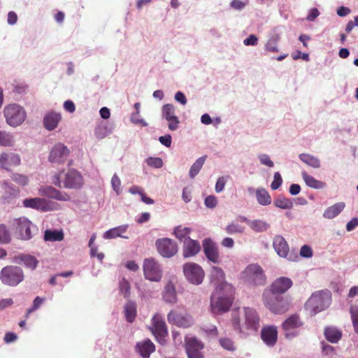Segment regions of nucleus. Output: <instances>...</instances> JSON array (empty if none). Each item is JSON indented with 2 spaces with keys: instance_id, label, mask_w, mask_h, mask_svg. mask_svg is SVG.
<instances>
[{
  "instance_id": "obj_1",
  "label": "nucleus",
  "mask_w": 358,
  "mask_h": 358,
  "mask_svg": "<svg viewBox=\"0 0 358 358\" xmlns=\"http://www.w3.org/2000/svg\"><path fill=\"white\" fill-rule=\"evenodd\" d=\"M231 322L234 329L239 333H255L260 327V317L252 308L245 307L243 311L238 308L232 310Z\"/></svg>"
},
{
  "instance_id": "obj_2",
  "label": "nucleus",
  "mask_w": 358,
  "mask_h": 358,
  "mask_svg": "<svg viewBox=\"0 0 358 358\" xmlns=\"http://www.w3.org/2000/svg\"><path fill=\"white\" fill-rule=\"evenodd\" d=\"M234 299L233 286L224 282L217 285L210 296V308L215 315H222L228 312Z\"/></svg>"
},
{
  "instance_id": "obj_3",
  "label": "nucleus",
  "mask_w": 358,
  "mask_h": 358,
  "mask_svg": "<svg viewBox=\"0 0 358 358\" xmlns=\"http://www.w3.org/2000/svg\"><path fill=\"white\" fill-rule=\"evenodd\" d=\"M331 301V294L329 290H320L314 292L305 303V308L311 315L324 310Z\"/></svg>"
},
{
  "instance_id": "obj_4",
  "label": "nucleus",
  "mask_w": 358,
  "mask_h": 358,
  "mask_svg": "<svg viewBox=\"0 0 358 358\" xmlns=\"http://www.w3.org/2000/svg\"><path fill=\"white\" fill-rule=\"evenodd\" d=\"M62 172L55 173L52 177V183L58 187L67 189H79L83 185V179L81 174L76 169H69L64 174L63 180H61Z\"/></svg>"
},
{
  "instance_id": "obj_5",
  "label": "nucleus",
  "mask_w": 358,
  "mask_h": 358,
  "mask_svg": "<svg viewBox=\"0 0 358 358\" xmlns=\"http://www.w3.org/2000/svg\"><path fill=\"white\" fill-rule=\"evenodd\" d=\"M264 306L274 314H284L290 307V301L287 297L279 294H272L270 292L263 294Z\"/></svg>"
},
{
  "instance_id": "obj_6",
  "label": "nucleus",
  "mask_w": 358,
  "mask_h": 358,
  "mask_svg": "<svg viewBox=\"0 0 358 358\" xmlns=\"http://www.w3.org/2000/svg\"><path fill=\"white\" fill-rule=\"evenodd\" d=\"M3 112L6 123L13 127L21 125L27 117L24 108L17 103L6 105Z\"/></svg>"
},
{
  "instance_id": "obj_7",
  "label": "nucleus",
  "mask_w": 358,
  "mask_h": 358,
  "mask_svg": "<svg viewBox=\"0 0 358 358\" xmlns=\"http://www.w3.org/2000/svg\"><path fill=\"white\" fill-rule=\"evenodd\" d=\"M241 278L245 282L252 285H262L266 283V275L262 267L256 264H249L241 273Z\"/></svg>"
},
{
  "instance_id": "obj_8",
  "label": "nucleus",
  "mask_w": 358,
  "mask_h": 358,
  "mask_svg": "<svg viewBox=\"0 0 358 358\" xmlns=\"http://www.w3.org/2000/svg\"><path fill=\"white\" fill-rule=\"evenodd\" d=\"M0 279L5 285L16 286L24 279L23 271L18 266H5L0 272Z\"/></svg>"
},
{
  "instance_id": "obj_9",
  "label": "nucleus",
  "mask_w": 358,
  "mask_h": 358,
  "mask_svg": "<svg viewBox=\"0 0 358 358\" xmlns=\"http://www.w3.org/2000/svg\"><path fill=\"white\" fill-rule=\"evenodd\" d=\"M183 273L187 281L194 285H200L205 276L201 266L193 262H188L183 265Z\"/></svg>"
},
{
  "instance_id": "obj_10",
  "label": "nucleus",
  "mask_w": 358,
  "mask_h": 358,
  "mask_svg": "<svg viewBox=\"0 0 358 358\" xmlns=\"http://www.w3.org/2000/svg\"><path fill=\"white\" fill-rule=\"evenodd\" d=\"M143 273L145 278L150 281L159 282L162 277L160 265L153 258L144 260Z\"/></svg>"
},
{
  "instance_id": "obj_11",
  "label": "nucleus",
  "mask_w": 358,
  "mask_h": 358,
  "mask_svg": "<svg viewBox=\"0 0 358 358\" xmlns=\"http://www.w3.org/2000/svg\"><path fill=\"white\" fill-rule=\"evenodd\" d=\"M185 348L188 358H203L201 350L204 348L202 342L194 336H186L185 338Z\"/></svg>"
},
{
  "instance_id": "obj_12",
  "label": "nucleus",
  "mask_w": 358,
  "mask_h": 358,
  "mask_svg": "<svg viewBox=\"0 0 358 358\" xmlns=\"http://www.w3.org/2000/svg\"><path fill=\"white\" fill-rule=\"evenodd\" d=\"M156 247L158 252L164 257H172L178 252L177 243L168 238L158 239Z\"/></svg>"
},
{
  "instance_id": "obj_13",
  "label": "nucleus",
  "mask_w": 358,
  "mask_h": 358,
  "mask_svg": "<svg viewBox=\"0 0 358 358\" xmlns=\"http://www.w3.org/2000/svg\"><path fill=\"white\" fill-rule=\"evenodd\" d=\"M13 225L15 226V232L20 239L29 240L32 237L31 229L34 226L27 218L22 217L15 219Z\"/></svg>"
},
{
  "instance_id": "obj_14",
  "label": "nucleus",
  "mask_w": 358,
  "mask_h": 358,
  "mask_svg": "<svg viewBox=\"0 0 358 358\" xmlns=\"http://www.w3.org/2000/svg\"><path fill=\"white\" fill-rule=\"evenodd\" d=\"M292 285L293 282L290 278L287 277H280L275 280L270 287L264 291L263 294L270 292L272 294L282 295L292 287Z\"/></svg>"
},
{
  "instance_id": "obj_15",
  "label": "nucleus",
  "mask_w": 358,
  "mask_h": 358,
  "mask_svg": "<svg viewBox=\"0 0 358 358\" xmlns=\"http://www.w3.org/2000/svg\"><path fill=\"white\" fill-rule=\"evenodd\" d=\"M69 153L70 151L66 146L61 143H58L52 147L48 159L51 163L64 164L66 161Z\"/></svg>"
},
{
  "instance_id": "obj_16",
  "label": "nucleus",
  "mask_w": 358,
  "mask_h": 358,
  "mask_svg": "<svg viewBox=\"0 0 358 358\" xmlns=\"http://www.w3.org/2000/svg\"><path fill=\"white\" fill-rule=\"evenodd\" d=\"M303 325L300 317L298 315H292L289 317L282 324L285 336L288 338H293L298 334L296 329Z\"/></svg>"
},
{
  "instance_id": "obj_17",
  "label": "nucleus",
  "mask_w": 358,
  "mask_h": 358,
  "mask_svg": "<svg viewBox=\"0 0 358 358\" xmlns=\"http://www.w3.org/2000/svg\"><path fill=\"white\" fill-rule=\"evenodd\" d=\"M203 250L208 261L214 264L220 262V255L218 246L211 238H205L203 241Z\"/></svg>"
},
{
  "instance_id": "obj_18",
  "label": "nucleus",
  "mask_w": 358,
  "mask_h": 358,
  "mask_svg": "<svg viewBox=\"0 0 358 358\" xmlns=\"http://www.w3.org/2000/svg\"><path fill=\"white\" fill-rule=\"evenodd\" d=\"M152 327L151 331L157 339H162L168 335V330L166 322L162 316L156 313L152 318Z\"/></svg>"
},
{
  "instance_id": "obj_19",
  "label": "nucleus",
  "mask_w": 358,
  "mask_h": 358,
  "mask_svg": "<svg viewBox=\"0 0 358 358\" xmlns=\"http://www.w3.org/2000/svg\"><path fill=\"white\" fill-rule=\"evenodd\" d=\"M162 115L166 121H168L169 129L171 131H175L178 128L180 121L175 114V106L172 104H165L162 109Z\"/></svg>"
},
{
  "instance_id": "obj_20",
  "label": "nucleus",
  "mask_w": 358,
  "mask_h": 358,
  "mask_svg": "<svg viewBox=\"0 0 358 358\" xmlns=\"http://www.w3.org/2000/svg\"><path fill=\"white\" fill-rule=\"evenodd\" d=\"M168 322L179 327L187 328L192 324L191 317L187 315H182L175 310H171L167 315Z\"/></svg>"
},
{
  "instance_id": "obj_21",
  "label": "nucleus",
  "mask_w": 358,
  "mask_h": 358,
  "mask_svg": "<svg viewBox=\"0 0 358 358\" xmlns=\"http://www.w3.org/2000/svg\"><path fill=\"white\" fill-rule=\"evenodd\" d=\"M20 157L17 154L3 152L0 155V166L6 171H10L13 168L20 165Z\"/></svg>"
},
{
  "instance_id": "obj_22",
  "label": "nucleus",
  "mask_w": 358,
  "mask_h": 358,
  "mask_svg": "<svg viewBox=\"0 0 358 358\" xmlns=\"http://www.w3.org/2000/svg\"><path fill=\"white\" fill-rule=\"evenodd\" d=\"M23 205L26 208L48 211L52 208L50 207V202L42 198H30L23 201Z\"/></svg>"
},
{
  "instance_id": "obj_23",
  "label": "nucleus",
  "mask_w": 358,
  "mask_h": 358,
  "mask_svg": "<svg viewBox=\"0 0 358 358\" xmlns=\"http://www.w3.org/2000/svg\"><path fill=\"white\" fill-rule=\"evenodd\" d=\"M261 338L268 346H273L277 341L278 330L275 326H268L262 328Z\"/></svg>"
},
{
  "instance_id": "obj_24",
  "label": "nucleus",
  "mask_w": 358,
  "mask_h": 358,
  "mask_svg": "<svg viewBox=\"0 0 358 358\" xmlns=\"http://www.w3.org/2000/svg\"><path fill=\"white\" fill-rule=\"evenodd\" d=\"M40 192L41 195L58 201H67L71 199L70 196L67 193L61 192L51 186L45 187L41 189Z\"/></svg>"
},
{
  "instance_id": "obj_25",
  "label": "nucleus",
  "mask_w": 358,
  "mask_h": 358,
  "mask_svg": "<svg viewBox=\"0 0 358 358\" xmlns=\"http://www.w3.org/2000/svg\"><path fill=\"white\" fill-rule=\"evenodd\" d=\"M201 250V245L198 241L187 238L184 241L182 247V255L185 258L197 255Z\"/></svg>"
},
{
  "instance_id": "obj_26",
  "label": "nucleus",
  "mask_w": 358,
  "mask_h": 358,
  "mask_svg": "<svg viewBox=\"0 0 358 358\" xmlns=\"http://www.w3.org/2000/svg\"><path fill=\"white\" fill-rule=\"evenodd\" d=\"M163 300L170 304H174L178 301L177 292L174 283L169 280L164 285L162 293Z\"/></svg>"
},
{
  "instance_id": "obj_27",
  "label": "nucleus",
  "mask_w": 358,
  "mask_h": 358,
  "mask_svg": "<svg viewBox=\"0 0 358 358\" xmlns=\"http://www.w3.org/2000/svg\"><path fill=\"white\" fill-rule=\"evenodd\" d=\"M273 246L278 255L284 258L288 257L289 248L285 239L281 236H275L273 238Z\"/></svg>"
},
{
  "instance_id": "obj_28",
  "label": "nucleus",
  "mask_w": 358,
  "mask_h": 358,
  "mask_svg": "<svg viewBox=\"0 0 358 358\" xmlns=\"http://www.w3.org/2000/svg\"><path fill=\"white\" fill-rule=\"evenodd\" d=\"M62 119L60 113L55 112L48 113L43 119V124L49 131L55 129Z\"/></svg>"
},
{
  "instance_id": "obj_29",
  "label": "nucleus",
  "mask_w": 358,
  "mask_h": 358,
  "mask_svg": "<svg viewBox=\"0 0 358 358\" xmlns=\"http://www.w3.org/2000/svg\"><path fill=\"white\" fill-rule=\"evenodd\" d=\"M136 349L143 358H149L151 353L155 352V346L150 340L148 339L138 343Z\"/></svg>"
},
{
  "instance_id": "obj_30",
  "label": "nucleus",
  "mask_w": 358,
  "mask_h": 358,
  "mask_svg": "<svg viewBox=\"0 0 358 358\" xmlns=\"http://www.w3.org/2000/svg\"><path fill=\"white\" fill-rule=\"evenodd\" d=\"M14 262L20 264L23 263L24 265L31 269H35L37 266L38 261L36 258L30 255H19L15 257Z\"/></svg>"
},
{
  "instance_id": "obj_31",
  "label": "nucleus",
  "mask_w": 358,
  "mask_h": 358,
  "mask_svg": "<svg viewBox=\"0 0 358 358\" xmlns=\"http://www.w3.org/2000/svg\"><path fill=\"white\" fill-rule=\"evenodd\" d=\"M301 176L306 185L309 187L320 189L326 187V183L324 182L315 179L313 176L308 174L306 171L301 172Z\"/></svg>"
},
{
  "instance_id": "obj_32",
  "label": "nucleus",
  "mask_w": 358,
  "mask_h": 358,
  "mask_svg": "<svg viewBox=\"0 0 358 358\" xmlns=\"http://www.w3.org/2000/svg\"><path fill=\"white\" fill-rule=\"evenodd\" d=\"M345 204L344 202H338L333 206L328 207L324 212L323 216L327 219H333L338 215L344 209Z\"/></svg>"
},
{
  "instance_id": "obj_33",
  "label": "nucleus",
  "mask_w": 358,
  "mask_h": 358,
  "mask_svg": "<svg viewBox=\"0 0 358 358\" xmlns=\"http://www.w3.org/2000/svg\"><path fill=\"white\" fill-rule=\"evenodd\" d=\"M324 336L327 341L336 343L341 338L342 333L336 327H328L324 329Z\"/></svg>"
},
{
  "instance_id": "obj_34",
  "label": "nucleus",
  "mask_w": 358,
  "mask_h": 358,
  "mask_svg": "<svg viewBox=\"0 0 358 358\" xmlns=\"http://www.w3.org/2000/svg\"><path fill=\"white\" fill-rule=\"evenodd\" d=\"M211 281L215 283L216 287L222 283L227 282L224 271L217 266H213L210 273Z\"/></svg>"
},
{
  "instance_id": "obj_35",
  "label": "nucleus",
  "mask_w": 358,
  "mask_h": 358,
  "mask_svg": "<svg viewBox=\"0 0 358 358\" xmlns=\"http://www.w3.org/2000/svg\"><path fill=\"white\" fill-rule=\"evenodd\" d=\"M127 229V227L124 225L115 227L106 231L103 234V237L106 239H111L117 237L127 238V236H124L122 235L126 232Z\"/></svg>"
},
{
  "instance_id": "obj_36",
  "label": "nucleus",
  "mask_w": 358,
  "mask_h": 358,
  "mask_svg": "<svg viewBox=\"0 0 358 358\" xmlns=\"http://www.w3.org/2000/svg\"><path fill=\"white\" fill-rule=\"evenodd\" d=\"M255 193L257 202L260 205L268 206L271 203V197L265 189L258 188Z\"/></svg>"
},
{
  "instance_id": "obj_37",
  "label": "nucleus",
  "mask_w": 358,
  "mask_h": 358,
  "mask_svg": "<svg viewBox=\"0 0 358 358\" xmlns=\"http://www.w3.org/2000/svg\"><path fill=\"white\" fill-rule=\"evenodd\" d=\"M299 159L307 165L318 169L320 167V162L318 158L310 154L302 153L299 156Z\"/></svg>"
},
{
  "instance_id": "obj_38",
  "label": "nucleus",
  "mask_w": 358,
  "mask_h": 358,
  "mask_svg": "<svg viewBox=\"0 0 358 358\" xmlns=\"http://www.w3.org/2000/svg\"><path fill=\"white\" fill-rule=\"evenodd\" d=\"M44 239L46 241H61L64 239V233L62 231L46 230Z\"/></svg>"
},
{
  "instance_id": "obj_39",
  "label": "nucleus",
  "mask_w": 358,
  "mask_h": 358,
  "mask_svg": "<svg viewBox=\"0 0 358 358\" xmlns=\"http://www.w3.org/2000/svg\"><path fill=\"white\" fill-rule=\"evenodd\" d=\"M248 226L257 232L265 231L269 227V224L266 222L261 220H251V222H248Z\"/></svg>"
},
{
  "instance_id": "obj_40",
  "label": "nucleus",
  "mask_w": 358,
  "mask_h": 358,
  "mask_svg": "<svg viewBox=\"0 0 358 358\" xmlns=\"http://www.w3.org/2000/svg\"><path fill=\"white\" fill-rule=\"evenodd\" d=\"M192 229L189 227L178 226L174 229V234L176 237L180 241H185L187 238H190L189 235Z\"/></svg>"
},
{
  "instance_id": "obj_41",
  "label": "nucleus",
  "mask_w": 358,
  "mask_h": 358,
  "mask_svg": "<svg viewBox=\"0 0 358 358\" xmlns=\"http://www.w3.org/2000/svg\"><path fill=\"white\" fill-rule=\"evenodd\" d=\"M206 159V156L201 157L192 164L189 172V175L191 178H194L199 173Z\"/></svg>"
},
{
  "instance_id": "obj_42",
  "label": "nucleus",
  "mask_w": 358,
  "mask_h": 358,
  "mask_svg": "<svg viewBox=\"0 0 358 358\" xmlns=\"http://www.w3.org/2000/svg\"><path fill=\"white\" fill-rule=\"evenodd\" d=\"M274 205L281 209H290L293 207L292 201L284 196H279L274 201Z\"/></svg>"
},
{
  "instance_id": "obj_43",
  "label": "nucleus",
  "mask_w": 358,
  "mask_h": 358,
  "mask_svg": "<svg viewBox=\"0 0 358 358\" xmlns=\"http://www.w3.org/2000/svg\"><path fill=\"white\" fill-rule=\"evenodd\" d=\"M13 136L5 131L0 130V145L3 147H10L13 145Z\"/></svg>"
},
{
  "instance_id": "obj_44",
  "label": "nucleus",
  "mask_w": 358,
  "mask_h": 358,
  "mask_svg": "<svg viewBox=\"0 0 358 358\" xmlns=\"http://www.w3.org/2000/svg\"><path fill=\"white\" fill-rule=\"evenodd\" d=\"M136 316V308L134 303H128L125 306V317L128 322H132Z\"/></svg>"
},
{
  "instance_id": "obj_45",
  "label": "nucleus",
  "mask_w": 358,
  "mask_h": 358,
  "mask_svg": "<svg viewBox=\"0 0 358 358\" xmlns=\"http://www.w3.org/2000/svg\"><path fill=\"white\" fill-rule=\"evenodd\" d=\"M11 241L9 231L4 224L0 223V243L7 244Z\"/></svg>"
},
{
  "instance_id": "obj_46",
  "label": "nucleus",
  "mask_w": 358,
  "mask_h": 358,
  "mask_svg": "<svg viewBox=\"0 0 358 358\" xmlns=\"http://www.w3.org/2000/svg\"><path fill=\"white\" fill-rule=\"evenodd\" d=\"M352 323L356 333L358 334V304L352 305L350 308Z\"/></svg>"
},
{
  "instance_id": "obj_47",
  "label": "nucleus",
  "mask_w": 358,
  "mask_h": 358,
  "mask_svg": "<svg viewBox=\"0 0 358 358\" xmlns=\"http://www.w3.org/2000/svg\"><path fill=\"white\" fill-rule=\"evenodd\" d=\"M110 133V129L106 125H99L94 130V135L99 139L106 138Z\"/></svg>"
},
{
  "instance_id": "obj_48",
  "label": "nucleus",
  "mask_w": 358,
  "mask_h": 358,
  "mask_svg": "<svg viewBox=\"0 0 358 358\" xmlns=\"http://www.w3.org/2000/svg\"><path fill=\"white\" fill-rule=\"evenodd\" d=\"M278 41H279V37L278 36L270 38L266 44V50L271 52H278Z\"/></svg>"
},
{
  "instance_id": "obj_49",
  "label": "nucleus",
  "mask_w": 358,
  "mask_h": 358,
  "mask_svg": "<svg viewBox=\"0 0 358 358\" xmlns=\"http://www.w3.org/2000/svg\"><path fill=\"white\" fill-rule=\"evenodd\" d=\"M120 291L124 295V297H129L130 295V284L125 278L120 282L119 285Z\"/></svg>"
},
{
  "instance_id": "obj_50",
  "label": "nucleus",
  "mask_w": 358,
  "mask_h": 358,
  "mask_svg": "<svg viewBox=\"0 0 358 358\" xmlns=\"http://www.w3.org/2000/svg\"><path fill=\"white\" fill-rule=\"evenodd\" d=\"M220 344L224 349L229 350V351H234L236 349L234 342L230 338H220Z\"/></svg>"
},
{
  "instance_id": "obj_51",
  "label": "nucleus",
  "mask_w": 358,
  "mask_h": 358,
  "mask_svg": "<svg viewBox=\"0 0 358 358\" xmlns=\"http://www.w3.org/2000/svg\"><path fill=\"white\" fill-rule=\"evenodd\" d=\"M45 298H41L40 296L36 297V299L33 301V306L31 308L28 309L26 313V318H27L31 313L37 310L41 304L44 302Z\"/></svg>"
},
{
  "instance_id": "obj_52",
  "label": "nucleus",
  "mask_w": 358,
  "mask_h": 358,
  "mask_svg": "<svg viewBox=\"0 0 358 358\" xmlns=\"http://www.w3.org/2000/svg\"><path fill=\"white\" fill-rule=\"evenodd\" d=\"M244 231V227L234 223H231L227 226L226 231L228 234H233L236 233H243Z\"/></svg>"
},
{
  "instance_id": "obj_53",
  "label": "nucleus",
  "mask_w": 358,
  "mask_h": 358,
  "mask_svg": "<svg viewBox=\"0 0 358 358\" xmlns=\"http://www.w3.org/2000/svg\"><path fill=\"white\" fill-rule=\"evenodd\" d=\"M12 179L16 183L22 186H24L28 183V178L24 175L15 173L13 175Z\"/></svg>"
},
{
  "instance_id": "obj_54",
  "label": "nucleus",
  "mask_w": 358,
  "mask_h": 358,
  "mask_svg": "<svg viewBox=\"0 0 358 358\" xmlns=\"http://www.w3.org/2000/svg\"><path fill=\"white\" fill-rule=\"evenodd\" d=\"M147 164L154 168H161L163 166V161L159 157H148Z\"/></svg>"
},
{
  "instance_id": "obj_55",
  "label": "nucleus",
  "mask_w": 358,
  "mask_h": 358,
  "mask_svg": "<svg viewBox=\"0 0 358 358\" xmlns=\"http://www.w3.org/2000/svg\"><path fill=\"white\" fill-rule=\"evenodd\" d=\"M282 182V177L279 172H275L273 176V180L271 182V187L273 190L278 189Z\"/></svg>"
},
{
  "instance_id": "obj_56",
  "label": "nucleus",
  "mask_w": 358,
  "mask_h": 358,
  "mask_svg": "<svg viewBox=\"0 0 358 358\" xmlns=\"http://www.w3.org/2000/svg\"><path fill=\"white\" fill-rule=\"evenodd\" d=\"M111 185L113 187V189L115 191V192L119 194L121 192L120 186H121V181L119 177L114 174L111 179Z\"/></svg>"
},
{
  "instance_id": "obj_57",
  "label": "nucleus",
  "mask_w": 358,
  "mask_h": 358,
  "mask_svg": "<svg viewBox=\"0 0 358 358\" xmlns=\"http://www.w3.org/2000/svg\"><path fill=\"white\" fill-rule=\"evenodd\" d=\"M259 159L262 164L267 166L268 167H273L274 166L273 162L271 160L269 156L266 154H262L259 156Z\"/></svg>"
},
{
  "instance_id": "obj_58",
  "label": "nucleus",
  "mask_w": 358,
  "mask_h": 358,
  "mask_svg": "<svg viewBox=\"0 0 358 358\" xmlns=\"http://www.w3.org/2000/svg\"><path fill=\"white\" fill-rule=\"evenodd\" d=\"M217 201L215 196H208L205 199V205L206 207L213 208L217 206Z\"/></svg>"
},
{
  "instance_id": "obj_59",
  "label": "nucleus",
  "mask_w": 358,
  "mask_h": 358,
  "mask_svg": "<svg viewBox=\"0 0 358 358\" xmlns=\"http://www.w3.org/2000/svg\"><path fill=\"white\" fill-rule=\"evenodd\" d=\"M300 255L304 257H311L313 256V250L310 247L304 245L301 248Z\"/></svg>"
},
{
  "instance_id": "obj_60",
  "label": "nucleus",
  "mask_w": 358,
  "mask_h": 358,
  "mask_svg": "<svg viewBox=\"0 0 358 358\" xmlns=\"http://www.w3.org/2000/svg\"><path fill=\"white\" fill-rule=\"evenodd\" d=\"M224 186H225V180L224 178V177L219 178L215 184V191L217 193L221 192L224 189Z\"/></svg>"
},
{
  "instance_id": "obj_61",
  "label": "nucleus",
  "mask_w": 358,
  "mask_h": 358,
  "mask_svg": "<svg viewBox=\"0 0 358 358\" xmlns=\"http://www.w3.org/2000/svg\"><path fill=\"white\" fill-rule=\"evenodd\" d=\"M159 141L162 145L168 148L171 145V136L169 134L160 136Z\"/></svg>"
},
{
  "instance_id": "obj_62",
  "label": "nucleus",
  "mask_w": 358,
  "mask_h": 358,
  "mask_svg": "<svg viewBox=\"0 0 358 358\" xmlns=\"http://www.w3.org/2000/svg\"><path fill=\"white\" fill-rule=\"evenodd\" d=\"M257 41L258 39L257 36L252 34L250 35L248 38L244 40L243 43L245 45H255L257 43Z\"/></svg>"
},
{
  "instance_id": "obj_63",
  "label": "nucleus",
  "mask_w": 358,
  "mask_h": 358,
  "mask_svg": "<svg viewBox=\"0 0 358 358\" xmlns=\"http://www.w3.org/2000/svg\"><path fill=\"white\" fill-rule=\"evenodd\" d=\"M64 108L66 111H68L69 113H73L76 110L75 104L71 100H67V101H64Z\"/></svg>"
},
{
  "instance_id": "obj_64",
  "label": "nucleus",
  "mask_w": 358,
  "mask_h": 358,
  "mask_svg": "<svg viewBox=\"0 0 358 358\" xmlns=\"http://www.w3.org/2000/svg\"><path fill=\"white\" fill-rule=\"evenodd\" d=\"M358 225V218L354 217L352 218L348 224H346V229L348 231H352Z\"/></svg>"
}]
</instances>
